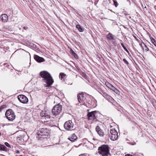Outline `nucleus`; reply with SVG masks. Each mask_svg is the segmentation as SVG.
<instances>
[{"label":"nucleus","instance_id":"obj_1","mask_svg":"<svg viewBox=\"0 0 156 156\" xmlns=\"http://www.w3.org/2000/svg\"><path fill=\"white\" fill-rule=\"evenodd\" d=\"M40 75L43 78V80L45 83L46 85V87L50 86L54 83V80L50 74L46 71H44L40 73Z\"/></svg>","mask_w":156,"mask_h":156},{"label":"nucleus","instance_id":"obj_2","mask_svg":"<svg viewBox=\"0 0 156 156\" xmlns=\"http://www.w3.org/2000/svg\"><path fill=\"white\" fill-rule=\"evenodd\" d=\"M98 152L102 156H108L109 153V149L108 145H103L99 147Z\"/></svg>","mask_w":156,"mask_h":156},{"label":"nucleus","instance_id":"obj_3","mask_svg":"<svg viewBox=\"0 0 156 156\" xmlns=\"http://www.w3.org/2000/svg\"><path fill=\"white\" fill-rule=\"evenodd\" d=\"M48 134L49 132L46 128H42L40 129L38 132V136L39 138H44L48 136Z\"/></svg>","mask_w":156,"mask_h":156},{"label":"nucleus","instance_id":"obj_4","mask_svg":"<svg viewBox=\"0 0 156 156\" xmlns=\"http://www.w3.org/2000/svg\"><path fill=\"white\" fill-rule=\"evenodd\" d=\"M62 110V105L59 104L55 105L52 110V113L55 116L59 115Z\"/></svg>","mask_w":156,"mask_h":156},{"label":"nucleus","instance_id":"obj_5","mask_svg":"<svg viewBox=\"0 0 156 156\" xmlns=\"http://www.w3.org/2000/svg\"><path fill=\"white\" fill-rule=\"evenodd\" d=\"M109 136L111 140L112 141H115L118 139V133L115 129H113L110 130Z\"/></svg>","mask_w":156,"mask_h":156},{"label":"nucleus","instance_id":"obj_6","mask_svg":"<svg viewBox=\"0 0 156 156\" xmlns=\"http://www.w3.org/2000/svg\"><path fill=\"white\" fill-rule=\"evenodd\" d=\"M7 119L9 121H12L15 118L16 116L13 111L11 109L8 110L5 113Z\"/></svg>","mask_w":156,"mask_h":156},{"label":"nucleus","instance_id":"obj_7","mask_svg":"<svg viewBox=\"0 0 156 156\" xmlns=\"http://www.w3.org/2000/svg\"><path fill=\"white\" fill-rule=\"evenodd\" d=\"M50 113L49 110H44L41 112L40 115L42 117L41 119L46 120V121H48V120L50 118Z\"/></svg>","mask_w":156,"mask_h":156},{"label":"nucleus","instance_id":"obj_8","mask_svg":"<svg viewBox=\"0 0 156 156\" xmlns=\"http://www.w3.org/2000/svg\"><path fill=\"white\" fill-rule=\"evenodd\" d=\"M97 113L98 112L96 111L88 112L87 114L88 120L91 122L96 121L97 120L96 115Z\"/></svg>","mask_w":156,"mask_h":156},{"label":"nucleus","instance_id":"obj_9","mask_svg":"<svg viewBox=\"0 0 156 156\" xmlns=\"http://www.w3.org/2000/svg\"><path fill=\"white\" fill-rule=\"evenodd\" d=\"M74 126L73 123L71 120L66 121L64 124V127L65 129L68 130L73 129Z\"/></svg>","mask_w":156,"mask_h":156},{"label":"nucleus","instance_id":"obj_10","mask_svg":"<svg viewBox=\"0 0 156 156\" xmlns=\"http://www.w3.org/2000/svg\"><path fill=\"white\" fill-rule=\"evenodd\" d=\"M85 98L83 96V93L79 94L77 95V99L79 103H80L78 104L79 106L83 105L84 103V101L85 99Z\"/></svg>","mask_w":156,"mask_h":156},{"label":"nucleus","instance_id":"obj_11","mask_svg":"<svg viewBox=\"0 0 156 156\" xmlns=\"http://www.w3.org/2000/svg\"><path fill=\"white\" fill-rule=\"evenodd\" d=\"M17 98L22 103L24 104L26 103L28 101V100L27 98L24 95H19L18 96Z\"/></svg>","mask_w":156,"mask_h":156},{"label":"nucleus","instance_id":"obj_12","mask_svg":"<svg viewBox=\"0 0 156 156\" xmlns=\"http://www.w3.org/2000/svg\"><path fill=\"white\" fill-rule=\"evenodd\" d=\"M96 130L98 134L101 136L103 137L105 134L103 130L101 129L100 127L97 126L96 128Z\"/></svg>","mask_w":156,"mask_h":156},{"label":"nucleus","instance_id":"obj_13","mask_svg":"<svg viewBox=\"0 0 156 156\" xmlns=\"http://www.w3.org/2000/svg\"><path fill=\"white\" fill-rule=\"evenodd\" d=\"M34 58L37 62H44L45 60L43 58L40 57L37 55H34Z\"/></svg>","mask_w":156,"mask_h":156},{"label":"nucleus","instance_id":"obj_14","mask_svg":"<svg viewBox=\"0 0 156 156\" xmlns=\"http://www.w3.org/2000/svg\"><path fill=\"white\" fill-rule=\"evenodd\" d=\"M1 19L2 21L3 22H6L8 20V17L6 14H4L1 15Z\"/></svg>","mask_w":156,"mask_h":156},{"label":"nucleus","instance_id":"obj_15","mask_svg":"<svg viewBox=\"0 0 156 156\" xmlns=\"http://www.w3.org/2000/svg\"><path fill=\"white\" fill-rule=\"evenodd\" d=\"M77 139V137L75 134H73L71 136L69 137L68 139L71 142H73L76 140Z\"/></svg>","mask_w":156,"mask_h":156},{"label":"nucleus","instance_id":"obj_16","mask_svg":"<svg viewBox=\"0 0 156 156\" xmlns=\"http://www.w3.org/2000/svg\"><path fill=\"white\" fill-rule=\"evenodd\" d=\"M106 38L108 40H113L115 39V37L111 33H109L106 36Z\"/></svg>","mask_w":156,"mask_h":156},{"label":"nucleus","instance_id":"obj_17","mask_svg":"<svg viewBox=\"0 0 156 156\" xmlns=\"http://www.w3.org/2000/svg\"><path fill=\"white\" fill-rule=\"evenodd\" d=\"M104 97L107 99L109 101L111 102H113L114 101L113 98L111 96L108 95L107 94H106V95H105Z\"/></svg>","mask_w":156,"mask_h":156},{"label":"nucleus","instance_id":"obj_18","mask_svg":"<svg viewBox=\"0 0 156 156\" xmlns=\"http://www.w3.org/2000/svg\"><path fill=\"white\" fill-rule=\"evenodd\" d=\"M140 45L141 46L143 49L145 51H147L149 50V48L147 47L144 43H141V44H140Z\"/></svg>","mask_w":156,"mask_h":156},{"label":"nucleus","instance_id":"obj_19","mask_svg":"<svg viewBox=\"0 0 156 156\" xmlns=\"http://www.w3.org/2000/svg\"><path fill=\"white\" fill-rule=\"evenodd\" d=\"M98 92H99L100 94L102 95L103 97L105 95H106V93H105L103 90H102L101 88H98Z\"/></svg>","mask_w":156,"mask_h":156},{"label":"nucleus","instance_id":"obj_20","mask_svg":"<svg viewBox=\"0 0 156 156\" xmlns=\"http://www.w3.org/2000/svg\"><path fill=\"white\" fill-rule=\"evenodd\" d=\"M76 27L80 32H83L84 31V29L80 25H77Z\"/></svg>","mask_w":156,"mask_h":156},{"label":"nucleus","instance_id":"obj_21","mask_svg":"<svg viewBox=\"0 0 156 156\" xmlns=\"http://www.w3.org/2000/svg\"><path fill=\"white\" fill-rule=\"evenodd\" d=\"M105 83L106 86L110 89H111L113 86L112 85L107 81L105 82Z\"/></svg>","mask_w":156,"mask_h":156},{"label":"nucleus","instance_id":"obj_22","mask_svg":"<svg viewBox=\"0 0 156 156\" xmlns=\"http://www.w3.org/2000/svg\"><path fill=\"white\" fill-rule=\"evenodd\" d=\"M7 149V148L5 146L0 144V150L6 151Z\"/></svg>","mask_w":156,"mask_h":156},{"label":"nucleus","instance_id":"obj_23","mask_svg":"<svg viewBox=\"0 0 156 156\" xmlns=\"http://www.w3.org/2000/svg\"><path fill=\"white\" fill-rule=\"evenodd\" d=\"M66 74L63 73H61L60 74L59 77L60 79H61V80L64 79L66 77Z\"/></svg>","mask_w":156,"mask_h":156},{"label":"nucleus","instance_id":"obj_24","mask_svg":"<svg viewBox=\"0 0 156 156\" xmlns=\"http://www.w3.org/2000/svg\"><path fill=\"white\" fill-rule=\"evenodd\" d=\"M71 54L73 55L74 57L76 58H78V56L77 54L75 52L72 50H71Z\"/></svg>","mask_w":156,"mask_h":156},{"label":"nucleus","instance_id":"obj_25","mask_svg":"<svg viewBox=\"0 0 156 156\" xmlns=\"http://www.w3.org/2000/svg\"><path fill=\"white\" fill-rule=\"evenodd\" d=\"M151 42L154 44V45L156 46V42L155 41V40L154 39L152 38V39H151Z\"/></svg>","mask_w":156,"mask_h":156},{"label":"nucleus","instance_id":"obj_26","mask_svg":"<svg viewBox=\"0 0 156 156\" xmlns=\"http://www.w3.org/2000/svg\"><path fill=\"white\" fill-rule=\"evenodd\" d=\"M113 1L114 2V4L115 5V6L116 7H117L118 5L117 2L116 1H115V0H113Z\"/></svg>","mask_w":156,"mask_h":156},{"label":"nucleus","instance_id":"obj_27","mask_svg":"<svg viewBox=\"0 0 156 156\" xmlns=\"http://www.w3.org/2000/svg\"><path fill=\"white\" fill-rule=\"evenodd\" d=\"M17 140L19 143H20L22 141V139L19 137H18L17 138Z\"/></svg>","mask_w":156,"mask_h":156},{"label":"nucleus","instance_id":"obj_28","mask_svg":"<svg viewBox=\"0 0 156 156\" xmlns=\"http://www.w3.org/2000/svg\"><path fill=\"white\" fill-rule=\"evenodd\" d=\"M123 61L127 65H128L129 64L128 62L125 58L123 59Z\"/></svg>","mask_w":156,"mask_h":156},{"label":"nucleus","instance_id":"obj_29","mask_svg":"<svg viewBox=\"0 0 156 156\" xmlns=\"http://www.w3.org/2000/svg\"><path fill=\"white\" fill-rule=\"evenodd\" d=\"M96 140V139L94 138L92 139V140H91V143H92L93 145L95 143L94 141Z\"/></svg>","mask_w":156,"mask_h":156},{"label":"nucleus","instance_id":"obj_30","mask_svg":"<svg viewBox=\"0 0 156 156\" xmlns=\"http://www.w3.org/2000/svg\"><path fill=\"white\" fill-rule=\"evenodd\" d=\"M122 46V47L123 48L127 51L128 52V51L126 48V47L124 45V44L122 43H121V44Z\"/></svg>","mask_w":156,"mask_h":156},{"label":"nucleus","instance_id":"obj_31","mask_svg":"<svg viewBox=\"0 0 156 156\" xmlns=\"http://www.w3.org/2000/svg\"><path fill=\"white\" fill-rule=\"evenodd\" d=\"M5 144L6 146H7V147H10V144L8 143H7V142H5Z\"/></svg>","mask_w":156,"mask_h":156},{"label":"nucleus","instance_id":"obj_32","mask_svg":"<svg viewBox=\"0 0 156 156\" xmlns=\"http://www.w3.org/2000/svg\"><path fill=\"white\" fill-rule=\"evenodd\" d=\"M115 89L116 88L113 86L110 89L113 91L114 90H115Z\"/></svg>","mask_w":156,"mask_h":156},{"label":"nucleus","instance_id":"obj_33","mask_svg":"<svg viewBox=\"0 0 156 156\" xmlns=\"http://www.w3.org/2000/svg\"><path fill=\"white\" fill-rule=\"evenodd\" d=\"M113 91H114L115 93H117V92L118 91V90L116 88Z\"/></svg>","mask_w":156,"mask_h":156},{"label":"nucleus","instance_id":"obj_34","mask_svg":"<svg viewBox=\"0 0 156 156\" xmlns=\"http://www.w3.org/2000/svg\"><path fill=\"white\" fill-rule=\"evenodd\" d=\"M125 156H133V155L129 154H127L125 155Z\"/></svg>","mask_w":156,"mask_h":156},{"label":"nucleus","instance_id":"obj_35","mask_svg":"<svg viewBox=\"0 0 156 156\" xmlns=\"http://www.w3.org/2000/svg\"><path fill=\"white\" fill-rule=\"evenodd\" d=\"M23 28L25 30H26L27 29H28V27H23Z\"/></svg>","mask_w":156,"mask_h":156},{"label":"nucleus","instance_id":"obj_36","mask_svg":"<svg viewBox=\"0 0 156 156\" xmlns=\"http://www.w3.org/2000/svg\"><path fill=\"white\" fill-rule=\"evenodd\" d=\"M20 151L19 150H16V153L17 154H18L20 153Z\"/></svg>","mask_w":156,"mask_h":156},{"label":"nucleus","instance_id":"obj_37","mask_svg":"<svg viewBox=\"0 0 156 156\" xmlns=\"http://www.w3.org/2000/svg\"><path fill=\"white\" fill-rule=\"evenodd\" d=\"M79 156H85V155L83 154H81Z\"/></svg>","mask_w":156,"mask_h":156},{"label":"nucleus","instance_id":"obj_38","mask_svg":"<svg viewBox=\"0 0 156 156\" xmlns=\"http://www.w3.org/2000/svg\"><path fill=\"white\" fill-rule=\"evenodd\" d=\"M1 133L0 132V136H1Z\"/></svg>","mask_w":156,"mask_h":156},{"label":"nucleus","instance_id":"obj_39","mask_svg":"<svg viewBox=\"0 0 156 156\" xmlns=\"http://www.w3.org/2000/svg\"><path fill=\"white\" fill-rule=\"evenodd\" d=\"M1 109V108H0V110Z\"/></svg>","mask_w":156,"mask_h":156}]
</instances>
